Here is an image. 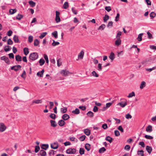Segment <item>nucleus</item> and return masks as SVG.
<instances>
[{
	"mask_svg": "<svg viewBox=\"0 0 156 156\" xmlns=\"http://www.w3.org/2000/svg\"><path fill=\"white\" fill-rule=\"evenodd\" d=\"M38 57V54L36 52H33L31 53L29 56V59L32 60L34 61L37 59Z\"/></svg>",
	"mask_w": 156,
	"mask_h": 156,
	"instance_id": "f257e3e1",
	"label": "nucleus"
},
{
	"mask_svg": "<svg viewBox=\"0 0 156 156\" xmlns=\"http://www.w3.org/2000/svg\"><path fill=\"white\" fill-rule=\"evenodd\" d=\"M121 100H122V101H121L120 102L118 103L117 105H120L122 108H124L127 105V101L126 99H122Z\"/></svg>",
	"mask_w": 156,
	"mask_h": 156,
	"instance_id": "f03ea898",
	"label": "nucleus"
},
{
	"mask_svg": "<svg viewBox=\"0 0 156 156\" xmlns=\"http://www.w3.org/2000/svg\"><path fill=\"white\" fill-rule=\"evenodd\" d=\"M76 152V149L74 148H69L66 151V153L67 154H75Z\"/></svg>",
	"mask_w": 156,
	"mask_h": 156,
	"instance_id": "7ed1b4c3",
	"label": "nucleus"
},
{
	"mask_svg": "<svg viewBox=\"0 0 156 156\" xmlns=\"http://www.w3.org/2000/svg\"><path fill=\"white\" fill-rule=\"evenodd\" d=\"M0 59L2 60H4L8 65L10 64V61L9 58L5 56H3L0 58Z\"/></svg>",
	"mask_w": 156,
	"mask_h": 156,
	"instance_id": "20e7f679",
	"label": "nucleus"
},
{
	"mask_svg": "<svg viewBox=\"0 0 156 156\" xmlns=\"http://www.w3.org/2000/svg\"><path fill=\"white\" fill-rule=\"evenodd\" d=\"M60 73L63 76H67L69 74H72L68 71L66 70H62L61 72Z\"/></svg>",
	"mask_w": 156,
	"mask_h": 156,
	"instance_id": "39448f33",
	"label": "nucleus"
},
{
	"mask_svg": "<svg viewBox=\"0 0 156 156\" xmlns=\"http://www.w3.org/2000/svg\"><path fill=\"white\" fill-rule=\"evenodd\" d=\"M51 147L52 149H55L58 148V144L57 142H55L51 144Z\"/></svg>",
	"mask_w": 156,
	"mask_h": 156,
	"instance_id": "423d86ee",
	"label": "nucleus"
},
{
	"mask_svg": "<svg viewBox=\"0 0 156 156\" xmlns=\"http://www.w3.org/2000/svg\"><path fill=\"white\" fill-rule=\"evenodd\" d=\"M6 129V127L3 123H0V131L1 132L4 131Z\"/></svg>",
	"mask_w": 156,
	"mask_h": 156,
	"instance_id": "0eeeda50",
	"label": "nucleus"
},
{
	"mask_svg": "<svg viewBox=\"0 0 156 156\" xmlns=\"http://www.w3.org/2000/svg\"><path fill=\"white\" fill-rule=\"evenodd\" d=\"M13 40L15 43H20V42L18 36L16 35L13 36Z\"/></svg>",
	"mask_w": 156,
	"mask_h": 156,
	"instance_id": "6e6552de",
	"label": "nucleus"
},
{
	"mask_svg": "<svg viewBox=\"0 0 156 156\" xmlns=\"http://www.w3.org/2000/svg\"><path fill=\"white\" fill-rule=\"evenodd\" d=\"M47 153L46 151H44L43 149L41 150L39 153L38 154V155H40L41 156H46Z\"/></svg>",
	"mask_w": 156,
	"mask_h": 156,
	"instance_id": "1a4fd4ad",
	"label": "nucleus"
},
{
	"mask_svg": "<svg viewBox=\"0 0 156 156\" xmlns=\"http://www.w3.org/2000/svg\"><path fill=\"white\" fill-rule=\"evenodd\" d=\"M40 146L42 149L46 150L48 148L49 145L48 144H44L41 145Z\"/></svg>",
	"mask_w": 156,
	"mask_h": 156,
	"instance_id": "9d476101",
	"label": "nucleus"
},
{
	"mask_svg": "<svg viewBox=\"0 0 156 156\" xmlns=\"http://www.w3.org/2000/svg\"><path fill=\"white\" fill-rule=\"evenodd\" d=\"M50 122L51 123V126L52 127H55L57 125L56 122L54 120H51L50 121Z\"/></svg>",
	"mask_w": 156,
	"mask_h": 156,
	"instance_id": "9b49d317",
	"label": "nucleus"
},
{
	"mask_svg": "<svg viewBox=\"0 0 156 156\" xmlns=\"http://www.w3.org/2000/svg\"><path fill=\"white\" fill-rule=\"evenodd\" d=\"M58 125L61 126H62L66 124V122L62 119L59 120L58 122Z\"/></svg>",
	"mask_w": 156,
	"mask_h": 156,
	"instance_id": "f8f14e48",
	"label": "nucleus"
},
{
	"mask_svg": "<svg viewBox=\"0 0 156 156\" xmlns=\"http://www.w3.org/2000/svg\"><path fill=\"white\" fill-rule=\"evenodd\" d=\"M70 118L69 115L67 114H64L62 117V118L63 119V120H66Z\"/></svg>",
	"mask_w": 156,
	"mask_h": 156,
	"instance_id": "ddd939ff",
	"label": "nucleus"
},
{
	"mask_svg": "<svg viewBox=\"0 0 156 156\" xmlns=\"http://www.w3.org/2000/svg\"><path fill=\"white\" fill-rule=\"evenodd\" d=\"M44 72V69H43L41 71L38 72L37 73V75L40 77H42Z\"/></svg>",
	"mask_w": 156,
	"mask_h": 156,
	"instance_id": "4468645a",
	"label": "nucleus"
},
{
	"mask_svg": "<svg viewBox=\"0 0 156 156\" xmlns=\"http://www.w3.org/2000/svg\"><path fill=\"white\" fill-rule=\"evenodd\" d=\"M121 41L120 38L117 39V40L115 42V44L117 46H119L121 44Z\"/></svg>",
	"mask_w": 156,
	"mask_h": 156,
	"instance_id": "2eb2a0df",
	"label": "nucleus"
},
{
	"mask_svg": "<svg viewBox=\"0 0 156 156\" xmlns=\"http://www.w3.org/2000/svg\"><path fill=\"white\" fill-rule=\"evenodd\" d=\"M153 130L152 126L150 125H149L146 127V131L147 132H151Z\"/></svg>",
	"mask_w": 156,
	"mask_h": 156,
	"instance_id": "dca6fc26",
	"label": "nucleus"
},
{
	"mask_svg": "<svg viewBox=\"0 0 156 156\" xmlns=\"http://www.w3.org/2000/svg\"><path fill=\"white\" fill-rule=\"evenodd\" d=\"M146 150L149 154H151L152 152V149L151 147L147 146L146 148Z\"/></svg>",
	"mask_w": 156,
	"mask_h": 156,
	"instance_id": "f3484780",
	"label": "nucleus"
},
{
	"mask_svg": "<svg viewBox=\"0 0 156 156\" xmlns=\"http://www.w3.org/2000/svg\"><path fill=\"white\" fill-rule=\"evenodd\" d=\"M16 60L17 62L22 61V57L19 55H17L15 56Z\"/></svg>",
	"mask_w": 156,
	"mask_h": 156,
	"instance_id": "a211bd4d",
	"label": "nucleus"
},
{
	"mask_svg": "<svg viewBox=\"0 0 156 156\" xmlns=\"http://www.w3.org/2000/svg\"><path fill=\"white\" fill-rule=\"evenodd\" d=\"M84 55V52L83 51V50L81 51L80 52V53L78 54V58L80 59H82Z\"/></svg>",
	"mask_w": 156,
	"mask_h": 156,
	"instance_id": "6ab92c4d",
	"label": "nucleus"
},
{
	"mask_svg": "<svg viewBox=\"0 0 156 156\" xmlns=\"http://www.w3.org/2000/svg\"><path fill=\"white\" fill-rule=\"evenodd\" d=\"M42 102V100L41 99L40 100H34L33 101H32V105H33V104L34 103H35L36 104H41V103Z\"/></svg>",
	"mask_w": 156,
	"mask_h": 156,
	"instance_id": "aec40b11",
	"label": "nucleus"
},
{
	"mask_svg": "<svg viewBox=\"0 0 156 156\" xmlns=\"http://www.w3.org/2000/svg\"><path fill=\"white\" fill-rule=\"evenodd\" d=\"M11 48L9 45L5 46L4 48V50L5 52H7L11 50Z\"/></svg>",
	"mask_w": 156,
	"mask_h": 156,
	"instance_id": "412c9836",
	"label": "nucleus"
},
{
	"mask_svg": "<svg viewBox=\"0 0 156 156\" xmlns=\"http://www.w3.org/2000/svg\"><path fill=\"white\" fill-rule=\"evenodd\" d=\"M109 58L112 60H113L115 58V55L114 53L112 52L109 56Z\"/></svg>",
	"mask_w": 156,
	"mask_h": 156,
	"instance_id": "4be33fe9",
	"label": "nucleus"
},
{
	"mask_svg": "<svg viewBox=\"0 0 156 156\" xmlns=\"http://www.w3.org/2000/svg\"><path fill=\"white\" fill-rule=\"evenodd\" d=\"M144 34L140 33L138 35L137 39L139 41H142V36Z\"/></svg>",
	"mask_w": 156,
	"mask_h": 156,
	"instance_id": "5701e85b",
	"label": "nucleus"
},
{
	"mask_svg": "<svg viewBox=\"0 0 156 156\" xmlns=\"http://www.w3.org/2000/svg\"><path fill=\"white\" fill-rule=\"evenodd\" d=\"M84 133L87 136H89L90 134V130L87 129H85L84 130Z\"/></svg>",
	"mask_w": 156,
	"mask_h": 156,
	"instance_id": "b1692460",
	"label": "nucleus"
},
{
	"mask_svg": "<svg viewBox=\"0 0 156 156\" xmlns=\"http://www.w3.org/2000/svg\"><path fill=\"white\" fill-rule=\"evenodd\" d=\"M23 52L25 55H27L29 53L28 48H23Z\"/></svg>",
	"mask_w": 156,
	"mask_h": 156,
	"instance_id": "393cba45",
	"label": "nucleus"
},
{
	"mask_svg": "<svg viewBox=\"0 0 156 156\" xmlns=\"http://www.w3.org/2000/svg\"><path fill=\"white\" fill-rule=\"evenodd\" d=\"M28 3L31 7H34L35 6L36 3L32 0L30 1Z\"/></svg>",
	"mask_w": 156,
	"mask_h": 156,
	"instance_id": "a878e982",
	"label": "nucleus"
},
{
	"mask_svg": "<svg viewBox=\"0 0 156 156\" xmlns=\"http://www.w3.org/2000/svg\"><path fill=\"white\" fill-rule=\"evenodd\" d=\"M105 140L111 143L112 141L113 138L109 136H108L106 137Z\"/></svg>",
	"mask_w": 156,
	"mask_h": 156,
	"instance_id": "bb28decb",
	"label": "nucleus"
},
{
	"mask_svg": "<svg viewBox=\"0 0 156 156\" xmlns=\"http://www.w3.org/2000/svg\"><path fill=\"white\" fill-rule=\"evenodd\" d=\"M85 148L87 151H89L90 149V144L88 143L86 144L85 145Z\"/></svg>",
	"mask_w": 156,
	"mask_h": 156,
	"instance_id": "cd10ccee",
	"label": "nucleus"
},
{
	"mask_svg": "<svg viewBox=\"0 0 156 156\" xmlns=\"http://www.w3.org/2000/svg\"><path fill=\"white\" fill-rule=\"evenodd\" d=\"M156 15V13L154 12H151L150 14V16L151 17V19H153L154 18Z\"/></svg>",
	"mask_w": 156,
	"mask_h": 156,
	"instance_id": "c85d7f7f",
	"label": "nucleus"
},
{
	"mask_svg": "<svg viewBox=\"0 0 156 156\" xmlns=\"http://www.w3.org/2000/svg\"><path fill=\"white\" fill-rule=\"evenodd\" d=\"M68 3L67 2H65L63 5V8L65 9H66L69 7Z\"/></svg>",
	"mask_w": 156,
	"mask_h": 156,
	"instance_id": "c756f323",
	"label": "nucleus"
},
{
	"mask_svg": "<svg viewBox=\"0 0 156 156\" xmlns=\"http://www.w3.org/2000/svg\"><path fill=\"white\" fill-rule=\"evenodd\" d=\"M67 111V108L66 107H64L61 108V112L62 113H66Z\"/></svg>",
	"mask_w": 156,
	"mask_h": 156,
	"instance_id": "7c9ffc66",
	"label": "nucleus"
},
{
	"mask_svg": "<svg viewBox=\"0 0 156 156\" xmlns=\"http://www.w3.org/2000/svg\"><path fill=\"white\" fill-rule=\"evenodd\" d=\"M17 10L16 9H9V12L10 14L12 15L16 12Z\"/></svg>",
	"mask_w": 156,
	"mask_h": 156,
	"instance_id": "2f4dec72",
	"label": "nucleus"
},
{
	"mask_svg": "<svg viewBox=\"0 0 156 156\" xmlns=\"http://www.w3.org/2000/svg\"><path fill=\"white\" fill-rule=\"evenodd\" d=\"M39 63L40 64V66H42V65H43L45 62V61H44V60L43 59V58H41L39 61Z\"/></svg>",
	"mask_w": 156,
	"mask_h": 156,
	"instance_id": "473e14b6",
	"label": "nucleus"
},
{
	"mask_svg": "<svg viewBox=\"0 0 156 156\" xmlns=\"http://www.w3.org/2000/svg\"><path fill=\"white\" fill-rule=\"evenodd\" d=\"M146 83L144 81H142L140 85V89H143L144 87H145Z\"/></svg>",
	"mask_w": 156,
	"mask_h": 156,
	"instance_id": "72a5a7b5",
	"label": "nucleus"
},
{
	"mask_svg": "<svg viewBox=\"0 0 156 156\" xmlns=\"http://www.w3.org/2000/svg\"><path fill=\"white\" fill-rule=\"evenodd\" d=\"M72 113L75 114H78L80 113V110L78 108H76L75 110L73 111Z\"/></svg>",
	"mask_w": 156,
	"mask_h": 156,
	"instance_id": "f704fd0d",
	"label": "nucleus"
},
{
	"mask_svg": "<svg viewBox=\"0 0 156 156\" xmlns=\"http://www.w3.org/2000/svg\"><path fill=\"white\" fill-rule=\"evenodd\" d=\"M144 151L143 150L138 151H137V154L138 155H140L141 156H144Z\"/></svg>",
	"mask_w": 156,
	"mask_h": 156,
	"instance_id": "c9c22d12",
	"label": "nucleus"
},
{
	"mask_svg": "<svg viewBox=\"0 0 156 156\" xmlns=\"http://www.w3.org/2000/svg\"><path fill=\"white\" fill-rule=\"evenodd\" d=\"M86 137V136L85 135H82L81 136H80L79 138V139L80 141H83L85 140Z\"/></svg>",
	"mask_w": 156,
	"mask_h": 156,
	"instance_id": "e433bc0d",
	"label": "nucleus"
},
{
	"mask_svg": "<svg viewBox=\"0 0 156 156\" xmlns=\"http://www.w3.org/2000/svg\"><path fill=\"white\" fill-rule=\"evenodd\" d=\"M85 150L84 148H80L79 150V153L81 155H82L84 154Z\"/></svg>",
	"mask_w": 156,
	"mask_h": 156,
	"instance_id": "4c0bfd02",
	"label": "nucleus"
},
{
	"mask_svg": "<svg viewBox=\"0 0 156 156\" xmlns=\"http://www.w3.org/2000/svg\"><path fill=\"white\" fill-rule=\"evenodd\" d=\"M21 67L22 66H21L18 65L11 67V70H14V69L15 68H20V69Z\"/></svg>",
	"mask_w": 156,
	"mask_h": 156,
	"instance_id": "58836bf2",
	"label": "nucleus"
},
{
	"mask_svg": "<svg viewBox=\"0 0 156 156\" xmlns=\"http://www.w3.org/2000/svg\"><path fill=\"white\" fill-rule=\"evenodd\" d=\"M23 17V16L21 14H18L16 17V19L17 20H20Z\"/></svg>",
	"mask_w": 156,
	"mask_h": 156,
	"instance_id": "ea45409f",
	"label": "nucleus"
},
{
	"mask_svg": "<svg viewBox=\"0 0 156 156\" xmlns=\"http://www.w3.org/2000/svg\"><path fill=\"white\" fill-rule=\"evenodd\" d=\"M52 35H53L55 38L58 37V33L57 31H55L52 33Z\"/></svg>",
	"mask_w": 156,
	"mask_h": 156,
	"instance_id": "a19ab883",
	"label": "nucleus"
},
{
	"mask_svg": "<svg viewBox=\"0 0 156 156\" xmlns=\"http://www.w3.org/2000/svg\"><path fill=\"white\" fill-rule=\"evenodd\" d=\"M39 41L37 39H35L34 40V46H37L39 44Z\"/></svg>",
	"mask_w": 156,
	"mask_h": 156,
	"instance_id": "79ce46f5",
	"label": "nucleus"
},
{
	"mask_svg": "<svg viewBox=\"0 0 156 156\" xmlns=\"http://www.w3.org/2000/svg\"><path fill=\"white\" fill-rule=\"evenodd\" d=\"M87 115L90 117H92L94 116V113L90 111H89L87 113Z\"/></svg>",
	"mask_w": 156,
	"mask_h": 156,
	"instance_id": "37998d69",
	"label": "nucleus"
},
{
	"mask_svg": "<svg viewBox=\"0 0 156 156\" xmlns=\"http://www.w3.org/2000/svg\"><path fill=\"white\" fill-rule=\"evenodd\" d=\"M109 19V16L107 15V14H106L105 15V16H104V17H103V20H104V21L105 22H106V21H107V20Z\"/></svg>",
	"mask_w": 156,
	"mask_h": 156,
	"instance_id": "c03bdc74",
	"label": "nucleus"
},
{
	"mask_svg": "<svg viewBox=\"0 0 156 156\" xmlns=\"http://www.w3.org/2000/svg\"><path fill=\"white\" fill-rule=\"evenodd\" d=\"M35 148L34 151L36 153L38 152L40 150V147L39 146H36Z\"/></svg>",
	"mask_w": 156,
	"mask_h": 156,
	"instance_id": "a18cd8bd",
	"label": "nucleus"
},
{
	"mask_svg": "<svg viewBox=\"0 0 156 156\" xmlns=\"http://www.w3.org/2000/svg\"><path fill=\"white\" fill-rule=\"evenodd\" d=\"M105 27V25L104 24H102L98 28V30H103Z\"/></svg>",
	"mask_w": 156,
	"mask_h": 156,
	"instance_id": "49530a36",
	"label": "nucleus"
},
{
	"mask_svg": "<svg viewBox=\"0 0 156 156\" xmlns=\"http://www.w3.org/2000/svg\"><path fill=\"white\" fill-rule=\"evenodd\" d=\"M47 34V32H43V33L41 34V35L39 36V38L41 39L43 38L46 36Z\"/></svg>",
	"mask_w": 156,
	"mask_h": 156,
	"instance_id": "de8ad7c7",
	"label": "nucleus"
},
{
	"mask_svg": "<svg viewBox=\"0 0 156 156\" xmlns=\"http://www.w3.org/2000/svg\"><path fill=\"white\" fill-rule=\"evenodd\" d=\"M122 32L120 31H118L117 34L116 36L117 39L120 38V36L121 35Z\"/></svg>",
	"mask_w": 156,
	"mask_h": 156,
	"instance_id": "09e8293b",
	"label": "nucleus"
},
{
	"mask_svg": "<svg viewBox=\"0 0 156 156\" xmlns=\"http://www.w3.org/2000/svg\"><path fill=\"white\" fill-rule=\"evenodd\" d=\"M106 149L104 147H102L101 148H100V149L99 150V152L100 153H103L105 151H106Z\"/></svg>",
	"mask_w": 156,
	"mask_h": 156,
	"instance_id": "8fccbe9b",
	"label": "nucleus"
},
{
	"mask_svg": "<svg viewBox=\"0 0 156 156\" xmlns=\"http://www.w3.org/2000/svg\"><path fill=\"white\" fill-rule=\"evenodd\" d=\"M135 95L134 92L133 91L131 93L129 94L128 97L129 98H131L133 96H135Z\"/></svg>",
	"mask_w": 156,
	"mask_h": 156,
	"instance_id": "3c124183",
	"label": "nucleus"
},
{
	"mask_svg": "<svg viewBox=\"0 0 156 156\" xmlns=\"http://www.w3.org/2000/svg\"><path fill=\"white\" fill-rule=\"evenodd\" d=\"M49 116L52 119H55L56 118V115L54 113H51Z\"/></svg>",
	"mask_w": 156,
	"mask_h": 156,
	"instance_id": "603ef678",
	"label": "nucleus"
},
{
	"mask_svg": "<svg viewBox=\"0 0 156 156\" xmlns=\"http://www.w3.org/2000/svg\"><path fill=\"white\" fill-rule=\"evenodd\" d=\"M144 137L146 139L149 140H151L153 138V137L152 136L148 135H145L144 136Z\"/></svg>",
	"mask_w": 156,
	"mask_h": 156,
	"instance_id": "864d4df0",
	"label": "nucleus"
},
{
	"mask_svg": "<svg viewBox=\"0 0 156 156\" xmlns=\"http://www.w3.org/2000/svg\"><path fill=\"white\" fill-rule=\"evenodd\" d=\"M156 69V66L153 67L152 68H148L146 69V70L147 71L151 72L153 70L155 69Z\"/></svg>",
	"mask_w": 156,
	"mask_h": 156,
	"instance_id": "5fc2aeb1",
	"label": "nucleus"
},
{
	"mask_svg": "<svg viewBox=\"0 0 156 156\" xmlns=\"http://www.w3.org/2000/svg\"><path fill=\"white\" fill-rule=\"evenodd\" d=\"M33 41V37L32 36H30L28 37V41L30 43H31Z\"/></svg>",
	"mask_w": 156,
	"mask_h": 156,
	"instance_id": "6e6d98bb",
	"label": "nucleus"
},
{
	"mask_svg": "<svg viewBox=\"0 0 156 156\" xmlns=\"http://www.w3.org/2000/svg\"><path fill=\"white\" fill-rule=\"evenodd\" d=\"M53 43L52 44V45L53 46H55L58 45L60 43L58 42H55V40H53Z\"/></svg>",
	"mask_w": 156,
	"mask_h": 156,
	"instance_id": "4d7b16f0",
	"label": "nucleus"
},
{
	"mask_svg": "<svg viewBox=\"0 0 156 156\" xmlns=\"http://www.w3.org/2000/svg\"><path fill=\"white\" fill-rule=\"evenodd\" d=\"M55 20L57 23L60 22L61 21L60 16H56Z\"/></svg>",
	"mask_w": 156,
	"mask_h": 156,
	"instance_id": "13d9d810",
	"label": "nucleus"
},
{
	"mask_svg": "<svg viewBox=\"0 0 156 156\" xmlns=\"http://www.w3.org/2000/svg\"><path fill=\"white\" fill-rule=\"evenodd\" d=\"M147 34L148 35V38L149 39H151L153 38L152 34L149 31L147 32Z\"/></svg>",
	"mask_w": 156,
	"mask_h": 156,
	"instance_id": "bf43d9fd",
	"label": "nucleus"
},
{
	"mask_svg": "<svg viewBox=\"0 0 156 156\" xmlns=\"http://www.w3.org/2000/svg\"><path fill=\"white\" fill-rule=\"evenodd\" d=\"M98 68L97 69L99 71H101L102 70V64L101 63H99L98 65Z\"/></svg>",
	"mask_w": 156,
	"mask_h": 156,
	"instance_id": "052dcab7",
	"label": "nucleus"
},
{
	"mask_svg": "<svg viewBox=\"0 0 156 156\" xmlns=\"http://www.w3.org/2000/svg\"><path fill=\"white\" fill-rule=\"evenodd\" d=\"M92 75L94 76H95L96 77H98L99 76L98 74L96 73V72L94 71L92 72Z\"/></svg>",
	"mask_w": 156,
	"mask_h": 156,
	"instance_id": "680f3d73",
	"label": "nucleus"
},
{
	"mask_svg": "<svg viewBox=\"0 0 156 156\" xmlns=\"http://www.w3.org/2000/svg\"><path fill=\"white\" fill-rule=\"evenodd\" d=\"M13 44V42L10 39H9L7 41V44L8 45H12Z\"/></svg>",
	"mask_w": 156,
	"mask_h": 156,
	"instance_id": "e2e57ef3",
	"label": "nucleus"
},
{
	"mask_svg": "<svg viewBox=\"0 0 156 156\" xmlns=\"http://www.w3.org/2000/svg\"><path fill=\"white\" fill-rule=\"evenodd\" d=\"M105 9L108 12H109L112 10L111 7L110 6H106L105 8Z\"/></svg>",
	"mask_w": 156,
	"mask_h": 156,
	"instance_id": "0e129e2a",
	"label": "nucleus"
},
{
	"mask_svg": "<svg viewBox=\"0 0 156 156\" xmlns=\"http://www.w3.org/2000/svg\"><path fill=\"white\" fill-rule=\"evenodd\" d=\"M115 135L116 136H118L120 135V133L119 131L115 130L114 131Z\"/></svg>",
	"mask_w": 156,
	"mask_h": 156,
	"instance_id": "69168bd1",
	"label": "nucleus"
},
{
	"mask_svg": "<svg viewBox=\"0 0 156 156\" xmlns=\"http://www.w3.org/2000/svg\"><path fill=\"white\" fill-rule=\"evenodd\" d=\"M13 32L11 30H9L7 32V34L9 36H10L12 35Z\"/></svg>",
	"mask_w": 156,
	"mask_h": 156,
	"instance_id": "338daca9",
	"label": "nucleus"
},
{
	"mask_svg": "<svg viewBox=\"0 0 156 156\" xmlns=\"http://www.w3.org/2000/svg\"><path fill=\"white\" fill-rule=\"evenodd\" d=\"M125 117L126 119H129L132 118V116L130 115L128 113L126 115Z\"/></svg>",
	"mask_w": 156,
	"mask_h": 156,
	"instance_id": "774afa93",
	"label": "nucleus"
}]
</instances>
